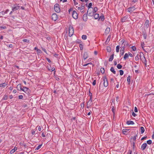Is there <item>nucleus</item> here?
<instances>
[{
    "label": "nucleus",
    "mask_w": 154,
    "mask_h": 154,
    "mask_svg": "<svg viewBox=\"0 0 154 154\" xmlns=\"http://www.w3.org/2000/svg\"><path fill=\"white\" fill-rule=\"evenodd\" d=\"M69 36L71 37L73 34L74 33V29L72 26H70L69 28Z\"/></svg>",
    "instance_id": "nucleus-1"
},
{
    "label": "nucleus",
    "mask_w": 154,
    "mask_h": 154,
    "mask_svg": "<svg viewBox=\"0 0 154 154\" xmlns=\"http://www.w3.org/2000/svg\"><path fill=\"white\" fill-rule=\"evenodd\" d=\"M54 9L55 11L57 13L60 12V10L59 5L58 4H56L54 6Z\"/></svg>",
    "instance_id": "nucleus-2"
},
{
    "label": "nucleus",
    "mask_w": 154,
    "mask_h": 154,
    "mask_svg": "<svg viewBox=\"0 0 154 154\" xmlns=\"http://www.w3.org/2000/svg\"><path fill=\"white\" fill-rule=\"evenodd\" d=\"M97 11V7L94 8L93 9V10L91 11H92V12H88V15L90 16H93L94 13H96Z\"/></svg>",
    "instance_id": "nucleus-3"
},
{
    "label": "nucleus",
    "mask_w": 154,
    "mask_h": 154,
    "mask_svg": "<svg viewBox=\"0 0 154 154\" xmlns=\"http://www.w3.org/2000/svg\"><path fill=\"white\" fill-rule=\"evenodd\" d=\"M103 81L104 86L105 87H107L108 85V82L106 78V77L103 78Z\"/></svg>",
    "instance_id": "nucleus-4"
},
{
    "label": "nucleus",
    "mask_w": 154,
    "mask_h": 154,
    "mask_svg": "<svg viewBox=\"0 0 154 154\" xmlns=\"http://www.w3.org/2000/svg\"><path fill=\"white\" fill-rule=\"evenodd\" d=\"M72 16L75 19L78 18V14L76 11H74L72 12Z\"/></svg>",
    "instance_id": "nucleus-5"
},
{
    "label": "nucleus",
    "mask_w": 154,
    "mask_h": 154,
    "mask_svg": "<svg viewBox=\"0 0 154 154\" xmlns=\"http://www.w3.org/2000/svg\"><path fill=\"white\" fill-rule=\"evenodd\" d=\"M22 91L26 93H28L30 91L29 89L26 87H23V88Z\"/></svg>",
    "instance_id": "nucleus-6"
},
{
    "label": "nucleus",
    "mask_w": 154,
    "mask_h": 154,
    "mask_svg": "<svg viewBox=\"0 0 154 154\" xmlns=\"http://www.w3.org/2000/svg\"><path fill=\"white\" fill-rule=\"evenodd\" d=\"M52 19L54 21H56L57 19V16L56 14H53L51 16Z\"/></svg>",
    "instance_id": "nucleus-7"
},
{
    "label": "nucleus",
    "mask_w": 154,
    "mask_h": 154,
    "mask_svg": "<svg viewBox=\"0 0 154 154\" xmlns=\"http://www.w3.org/2000/svg\"><path fill=\"white\" fill-rule=\"evenodd\" d=\"M136 9V8L134 6H133L129 8L128 9V11L129 12L131 13L134 11Z\"/></svg>",
    "instance_id": "nucleus-8"
},
{
    "label": "nucleus",
    "mask_w": 154,
    "mask_h": 154,
    "mask_svg": "<svg viewBox=\"0 0 154 154\" xmlns=\"http://www.w3.org/2000/svg\"><path fill=\"white\" fill-rule=\"evenodd\" d=\"M125 48V45L124 44V46H123L121 48V49L120 50V54L121 55H122L124 54Z\"/></svg>",
    "instance_id": "nucleus-9"
},
{
    "label": "nucleus",
    "mask_w": 154,
    "mask_h": 154,
    "mask_svg": "<svg viewBox=\"0 0 154 154\" xmlns=\"http://www.w3.org/2000/svg\"><path fill=\"white\" fill-rule=\"evenodd\" d=\"M92 5V4L91 3H90L88 5V9L87 11V13H88V12H89L90 10H93V8H91V7Z\"/></svg>",
    "instance_id": "nucleus-10"
},
{
    "label": "nucleus",
    "mask_w": 154,
    "mask_h": 154,
    "mask_svg": "<svg viewBox=\"0 0 154 154\" xmlns=\"http://www.w3.org/2000/svg\"><path fill=\"white\" fill-rule=\"evenodd\" d=\"M20 7L18 6H16L13 7L12 8V10L13 11H15L19 9Z\"/></svg>",
    "instance_id": "nucleus-11"
},
{
    "label": "nucleus",
    "mask_w": 154,
    "mask_h": 154,
    "mask_svg": "<svg viewBox=\"0 0 154 154\" xmlns=\"http://www.w3.org/2000/svg\"><path fill=\"white\" fill-rule=\"evenodd\" d=\"M147 146L146 143H143L141 146V149L142 150H144Z\"/></svg>",
    "instance_id": "nucleus-12"
},
{
    "label": "nucleus",
    "mask_w": 154,
    "mask_h": 154,
    "mask_svg": "<svg viewBox=\"0 0 154 154\" xmlns=\"http://www.w3.org/2000/svg\"><path fill=\"white\" fill-rule=\"evenodd\" d=\"M83 19L84 21H86L88 19V16L87 14H84L83 16Z\"/></svg>",
    "instance_id": "nucleus-13"
},
{
    "label": "nucleus",
    "mask_w": 154,
    "mask_h": 154,
    "mask_svg": "<svg viewBox=\"0 0 154 154\" xmlns=\"http://www.w3.org/2000/svg\"><path fill=\"white\" fill-rule=\"evenodd\" d=\"M140 60L143 62L144 63H146V60L145 58V57L144 56V55L143 56H142V57L140 59Z\"/></svg>",
    "instance_id": "nucleus-14"
},
{
    "label": "nucleus",
    "mask_w": 154,
    "mask_h": 154,
    "mask_svg": "<svg viewBox=\"0 0 154 154\" xmlns=\"http://www.w3.org/2000/svg\"><path fill=\"white\" fill-rule=\"evenodd\" d=\"M84 60H86L88 57V54L87 52H85L83 56Z\"/></svg>",
    "instance_id": "nucleus-15"
},
{
    "label": "nucleus",
    "mask_w": 154,
    "mask_h": 154,
    "mask_svg": "<svg viewBox=\"0 0 154 154\" xmlns=\"http://www.w3.org/2000/svg\"><path fill=\"white\" fill-rule=\"evenodd\" d=\"M149 23V21L148 20H147L146 21L144 25L146 27L148 28V27Z\"/></svg>",
    "instance_id": "nucleus-16"
},
{
    "label": "nucleus",
    "mask_w": 154,
    "mask_h": 154,
    "mask_svg": "<svg viewBox=\"0 0 154 154\" xmlns=\"http://www.w3.org/2000/svg\"><path fill=\"white\" fill-rule=\"evenodd\" d=\"M126 124L127 125H134V123L133 121H128L126 122Z\"/></svg>",
    "instance_id": "nucleus-17"
},
{
    "label": "nucleus",
    "mask_w": 154,
    "mask_h": 154,
    "mask_svg": "<svg viewBox=\"0 0 154 154\" xmlns=\"http://www.w3.org/2000/svg\"><path fill=\"white\" fill-rule=\"evenodd\" d=\"M128 18L127 16H125L123 18H122L121 19V21L122 22H124L125 21L127 20Z\"/></svg>",
    "instance_id": "nucleus-18"
},
{
    "label": "nucleus",
    "mask_w": 154,
    "mask_h": 154,
    "mask_svg": "<svg viewBox=\"0 0 154 154\" xmlns=\"http://www.w3.org/2000/svg\"><path fill=\"white\" fill-rule=\"evenodd\" d=\"M94 18L95 19H97L98 18H99V14H95L94 15Z\"/></svg>",
    "instance_id": "nucleus-19"
},
{
    "label": "nucleus",
    "mask_w": 154,
    "mask_h": 154,
    "mask_svg": "<svg viewBox=\"0 0 154 154\" xmlns=\"http://www.w3.org/2000/svg\"><path fill=\"white\" fill-rule=\"evenodd\" d=\"M110 31V28L109 27L107 28L105 30V33L106 34H108Z\"/></svg>",
    "instance_id": "nucleus-20"
},
{
    "label": "nucleus",
    "mask_w": 154,
    "mask_h": 154,
    "mask_svg": "<svg viewBox=\"0 0 154 154\" xmlns=\"http://www.w3.org/2000/svg\"><path fill=\"white\" fill-rule=\"evenodd\" d=\"M7 85V84L5 83H4L3 84H0V87L5 88Z\"/></svg>",
    "instance_id": "nucleus-21"
},
{
    "label": "nucleus",
    "mask_w": 154,
    "mask_h": 154,
    "mask_svg": "<svg viewBox=\"0 0 154 154\" xmlns=\"http://www.w3.org/2000/svg\"><path fill=\"white\" fill-rule=\"evenodd\" d=\"M135 60L136 61H138L139 59V54H137V56L135 57Z\"/></svg>",
    "instance_id": "nucleus-22"
},
{
    "label": "nucleus",
    "mask_w": 154,
    "mask_h": 154,
    "mask_svg": "<svg viewBox=\"0 0 154 154\" xmlns=\"http://www.w3.org/2000/svg\"><path fill=\"white\" fill-rule=\"evenodd\" d=\"M85 8L84 6L81 5V11L82 13H83L84 12V8Z\"/></svg>",
    "instance_id": "nucleus-23"
},
{
    "label": "nucleus",
    "mask_w": 154,
    "mask_h": 154,
    "mask_svg": "<svg viewBox=\"0 0 154 154\" xmlns=\"http://www.w3.org/2000/svg\"><path fill=\"white\" fill-rule=\"evenodd\" d=\"M110 70L114 74H116V72L113 67H111Z\"/></svg>",
    "instance_id": "nucleus-24"
},
{
    "label": "nucleus",
    "mask_w": 154,
    "mask_h": 154,
    "mask_svg": "<svg viewBox=\"0 0 154 154\" xmlns=\"http://www.w3.org/2000/svg\"><path fill=\"white\" fill-rule=\"evenodd\" d=\"M140 130H141V133L142 134L145 131V129L143 127H140Z\"/></svg>",
    "instance_id": "nucleus-25"
},
{
    "label": "nucleus",
    "mask_w": 154,
    "mask_h": 154,
    "mask_svg": "<svg viewBox=\"0 0 154 154\" xmlns=\"http://www.w3.org/2000/svg\"><path fill=\"white\" fill-rule=\"evenodd\" d=\"M114 55L113 54L111 55L109 59V61H111L113 59Z\"/></svg>",
    "instance_id": "nucleus-26"
},
{
    "label": "nucleus",
    "mask_w": 154,
    "mask_h": 154,
    "mask_svg": "<svg viewBox=\"0 0 154 154\" xmlns=\"http://www.w3.org/2000/svg\"><path fill=\"white\" fill-rule=\"evenodd\" d=\"M129 57V55L128 54L125 53L124 57V59L125 60L128 58Z\"/></svg>",
    "instance_id": "nucleus-27"
},
{
    "label": "nucleus",
    "mask_w": 154,
    "mask_h": 154,
    "mask_svg": "<svg viewBox=\"0 0 154 154\" xmlns=\"http://www.w3.org/2000/svg\"><path fill=\"white\" fill-rule=\"evenodd\" d=\"M17 88L18 90H22L23 88H22L20 85H18L17 86Z\"/></svg>",
    "instance_id": "nucleus-28"
},
{
    "label": "nucleus",
    "mask_w": 154,
    "mask_h": 154,
    "mask_svg": "<svg viewBox=\"0 0 154 154\" xmlns=\"http://www.w3.org/2000/svg\"><path fill=\"white\" fill-rule=\"evenodd\" d=\"M131 77L130 76H128L127 78V81L128 84H129L130 82Z\"/></svg>",
    "instance_id": "nucleus-29"
},
{
    "label": "nucleus",
    "mask_w": 154,
    "mask_h": 154,
    "mask_svg": "<svg viewBox=\"0 0 154 154\" xmlns=\"http://www.w3.org/2000/svg\"><path fill=\"white\" fill-rule=\"evenodd\" d=\"M139 54V58H140V59L141 58V57H142V56H143L144 55L143 53L142 52H140Z\"/></svg>",
    "instance_id": "nucleus-30"
},
{
    "label": "nucleus",
    "mask_w": 154,
    "mask_h": 154,
    "mask_svg": "<svg viewBox=\"0 0 154 154\" xmlns=\"http://www.w3.org/2000/svg\"><path fill=\"white\" fill-rule=\"evenodd\" d=\"M121 42L122 43V44H123L124 45V44H125V45H128V43H127V42H125L124 40H122L121 41Z\"/></svg>",
    "instance_id": "nucleus-31"
},
{
    "label": "nucleus",
    "mask_w": 154,
    "mask_h": 154,
    "mask_svg": "<svg viewBox=\"0 0 154 154\" xmlns=\"http://www.w3.org/2000/svg\"><path fill=\"white\" fill-rule=\"evenodd\" d=\"M87 35H83L82 36V38L83 39L85 40L87 39Z\"/></svg>",
    "instance_id": "nucleus-32"
},
{
    "label": "nucleus",
    "mask_w": 154,
    "mask_h": 154,
    "mask_svg": "<svg viewBox=\"0 0 154 154\" xmlns=\"http://www.w3.org/2000/svg\"><path fill=\"white\" fill-rule=\"evenodd\" d=\"M119 45L117 46L116 47V51L118 53L119 51Z\"/></svg>",
    "instance_id": "nucleus-33"
},
{
    "label": "nucleus",
    "mask_w": 154,
    "mask_h": 154,
    "mask_svg": "<svg viewBox=\"0 0 154 154\" xmlns=\"http://www.w3.org/2000/svg\"><path fill=\"white\" fill-rule=\"evenodd\" d=\"M106 50L108 52H110L111 50V48L109 47H107L106 48Z\"/></svg>",
    "instance_id": "nucleus-34"
},
{
    "label": "nucleus",
    "mask_w": 154,
    "mask_h": 154,
    "mask_svg": "<svg viewBox=\"0 0 154 154\" xmlns=\"http://www.w3.org/2000/svg\"><path fill=\"white\" fill-rule=\"evenodd\" d=\"M23 41L24 42L29 43V40L28 39H24L23 40Z\"/></svg>",
    "instance_id": "nucleus-35"
},
{
    "label": "nucleus",
    "mask_w": 154,
    "mask_h": 154,
    "mask_svg": "<svg viewBox=\"0 0 154 154\" xmlns=\"http://www.w3.org/2000/svg\"><path fill=\"white\" fill-rule=\"evenodd\" d=\"M8 98V96L7 95H5L3 97V99L4 100H7Z\"/></svg>",
    "instance_id": "nucleus-36"
},
{
    "label": "nucleus",
    "mask_w": 154,
    "mask_h": 154,
    "mask_svg": "<svg viewBox=\"0 0 154 154\" xmlns=\"http://www.w3.org/2000/svg\"><path fill=\"white\" fill-rule=\"evenodd\" d=\"M100 19L102 21H103L104 19V16H100L99 18V20Z\"/></svg>",
    "instance_id": "nucleus-37"
},
{
    "label": "nucleus",
    "mask_w": 154,
    "mask_h": 154,
    "mask_svg": "<svg viewBox=\"0 0 154 154\" xmlns=\"http://www.w3.org/2000/svg\"><path fill=\"white\" fill-rule=\"evenodd\" d=\"M117 67L119 69H121L122 68V66L121 65L119 64L117 65Z\"/></svg>",
    "instance_id": "nucleus-38"
},
{
    "label": "nucleus",
    "mask_w": 154,
    "mask_h": 154,
    "mask_svg": "<svg viewBox=\"0 0 154 154\" xmlns=\"http://www.w3.org/2000/svg\"><path fill=\"white\" fill-rule=\"evenodd\" d=\"M100 71L101 72L102 74H103L104 73V68H101L100 69Z\"/></svg>",
    "instance_id": "nucleus-39"
},
{
    "label": "nucleus",
    "mask_w": 154,
    "mask_h": 154,
    "mask_svg": "<svg viewBox=\"0 0 154 154\" xmlns=\"http://www.w3.org/2000/svg\"><path fill=\"white\" fill-rule=\"evenodd\" d=\"M147 143L148 144H151L152 143V141L150 140H149L147 141Z\"/></svg>",
    "instance_id": "nucleus-40"
},
{
    "label": "nucleus",
    "mask_w": 154,
    "mask_h": 154,
    "mask_svg": "<svg viewBox=\"0 0 154 154\" xmlns=\"http://www.w3.org/2000/svg\"><path fill=\"white\" fill-rule=\"evenodd\" d=\"M37 54H39L42 53V51L40 49H37Z\"/></svg>",
    "instance_id": "nucleus-41"
},
{
    "label": "nucleus",
    "mask_w": 154,
    "mask_h": 154,
    "mask_svg": "<svg viewBox=\"0 0 154 154\" xmlns=\"http://www.w3.org/2000/svg\"><path fill=\"white\" fill-rule=\"evenodd\" d=\"M42 145H39L36 148V149H35V150H38V149H39L41 147V146H42Z\"/></svg>",
    "instance_id": "nucleus-42"
},
{
    "label": "nucleus",
    "mask_w": 154,
    "mask_h": 154,
    "mask_svg": "<svg viewBox=\"0 0 154 154\" xmlns=\"http://www.w3.org/2000/svg\"><path fill=\"white\" fill-rule=\"evenodd\" d=\"M120 74L121 75H122L123 74V71L122 70H119Z\"/></svg>",
    "instance_id": "nucleus-43"
},
{
    "label": "nucleus",
    "mask_w": 154,
    "mask_h": 154,
    "mask_svg": "<svg viewBox=\"0 0 154 154\" xmlns=\"http://www.w3.org/2000/svg\"><path fill=\"white\" fill-rule=\"evenodd\" d=\"M131 48L133 51H135L136 50V48L135 46H132Z\"/></svg>",
    "instance_id": "nucleus-44"
},
{
    "label": "nucleus",
    "mask_w": 154,
    "mask_h": 154,
    "mask_svg": "<svg viewBox=\"0 0 154 154\" xmlns=\"http://www.w3.org/2000/svg\"><path fill=\"white\" fill-rule=\"evenodd\" d=\"M79 48L81 50H82L83 49V46L82 44H80L79 45Z\"/></svg>",
    "instance_id": "nucleus-45"
},
{
    "label": "nucleus",
    "mask_w": 154,
    "mask_h": 154,
    "mask_svg": "<svg viewBox=\"0 0 154 154\" xmlns=\"http://www.w3.org/2000/svg\"><path fill=\"white\" fill-rule=\"evenodd\" d=\"M110 37H111V36L110 35H109L108 38H107V39L106 40V42L108 41V42L109 41V40H110Z\"/></svg>",
    "instance_id": "nucleus-46"
},
{
    "label": "nucleus",
    "mask_w": 154,
    "mask_h": 154,
    "mask_svg": "<svg viewBox=\"0 0 154 154\" xmlns=\"http://www.w3.org/2000/svg\"><path fill=\"white\" fill-rule=\"evenodd\" d=\"M5 14L4 11H2L0 12V16L4 15Z\"/></svg>",
    "instance_id": "nucleus-47"
},
{
    "label": "nucleus",
    "mask_w": 154,
    "mask_h": 154,
    "mask_svg": "<svg viewBox=\"0 0 154 154\" xmlns=\"http://www.w3.org/2000/svg\"><path fill=\"white\" fill-rule=\"evenodd\" d=\"M147 35L146 33H144L143 35V37L144 39H146V38Z\"/></svg>",
    "instance_id": "nucleus-48"
},
{
    "label": "nucleus",
    "mask_w": 154,
    "mask_h": 154,
    "mask_svg": "<svg viewBox=\"0 0 154 154\" xmlns=\"http://www.w3.org/2000/svg\"><path fill=\"white\" fill-rule=\"evenodd\" d=\"M137 136V134H136L135 136H134V137H133V140H134L135 141L136 140V137Z\"/></svg>",
    "instance_id": "nucleus-49"
},
{
    "label": "nucleus",
    "mask_w": 154,
    "mask_h": 154,
    "mask_svg": "<svg viewBox=\"0 0 154 154\" xmlns=\"http://www.w3.org/2000/svg\"><path fill=\"white\" fill-rule=\"evenodd\" d=\"M134 111L136 112H137L138 111L137 108V107L136 106L134 107Z\"/></svg>",
    "instance_id": "nucleus-50"
},
{
    "label": "nucleus",
    "mask_w": 154,
    "mask_h": 154,
    "mask_svg": "<svg viewBox=\"0 0 154 154\" xmlns=\"http://www.w3.org/2000/svg\"><path fill=\"white\" fill-rule=\"evenodd\" d=\"M96 80H94L92 83L93 85H94L96 84Z\"/></svg>",
    "instance_id": "nucleus-51"
},
{
    "label": "nucleus",
    "mask_w": 154,
    "mask_h": 154,
    "mask_svg": "<svg viewBox=\"0 0 154 154\" xmlns=\"http://www.w3.org/2000/svg\"><path fill=\"white\" fill-rule=\"evenodd\" d=\"M23 97V96L22 95H20L19 96V99H22Z\"/></svg>",
    "instance_id": "nucleus-52"
},
{
    "label": "nucleus",
    "mask_w": 154,
    "mask_h": 154,
    "mask_svg": "<svg viewBox=\"0 0 154 154\" xmlns=\"http://www.w3.org/2000/svg\"><path fill=\"white\" fill-rule=\"evenodd\" d=\"M89 64H91V65H92V63H87V64H84V65H83V66H87V65H89Z\"/></svg>",
    "instance_id": "nucleus-53"
},
{
    "label": "nucleus",
    "mask_w": 154,
    "mask_h": 154,
    "mask_svg": "<svg viewBox=\"0 0 154 154\" xmlns=\"http://www.w3.org/2000/svg\"><path fill=\"white\" fill-rule=\"evenodd\" d=\"M15 152V151H14V150L13 149H11L10 151V153L11 154H13V153L14 152Z\"/></svg>",
    "instance_id": "nucleus-54"
},
{
    "label": "nucleus",
    "mask_w": 154,
    "mask_h": 154,
    "mask_svg": "<svg viewBox=\"0 0 154 154\" xmlns=\"http://www.w3.org/2000/svg\"><path fill=\"white\" fill-rule=\"evenodd\" d=\"M132 115L134 117H135L136 116V114L133 111L132 112Z\"/></svg>",
    "instance_id": "nucleus-55"
},
{
    "label": "nucleus",
    "mask_w": 154,
    "mask_h": 154,
    "mask_svg": "<svg viewBox=\"0 0 154 154\" xmlns=\"http://www.w3.org/2000/svg\"><path fill=\"white\" fill-rule=\"evenodd\" d=\"M0 28L5 29H6V27L5 26H0Z\"/></svg>",
    "instance_id": "nucleus-56"
},
{
    "label": "nucleus",
    "mask_w": 154,
    "mask_h": 154,
    "mask_svg": "<svg viewBox=\"0 0 154 154\" xmlns=\"http://www.w3.org/2000/svg\"><path fill=\"white\" fill-rule=\"evenodd\" d=\"M110 80H111V83H113L114 82V79H113V78H111V79H110Z\"/></svg>",
    "instance_id": "nucleus-57"
},
{
    "label": "nucleus",
    "mask_w": 154,
    "mask_h": 154,
    "mask_svg": "<svg viewBox=\"0 0 154 154\" xmlns=\"http://www.w3.org/2000/svg\"><path fill=\"white\" fill-rule=\"evenodd\" d=\"M128 54L129 56L130 57H133V55L131 53L129 52Z\"/></svg>",
    "instance_id": "nucleus-58"
},
{
    "label": "nucleus",
    "mask_w": 154,
    "mask_h": 154,
    "mask_svg": "<svg viewBox=\"0 0 154 154\" xmlns=\"http://www.w3.org/2000/svg\"><path fill=\"white\" fill-rule=\"evenodd\" d=\"M73 1L74 2V4L75 5L78 4V3L76 2L75 0H73Z\"/></svg>",
    "instance_id": "nucleus-59"
},
{
    "label": "nucleus",
    "mask_w": 154,
    "mask_h": 154,
    "mask_svg": "<svg viewBox=\"0 0 154 154\" xmlns=\"http://www.w3.org/2000/svg\"><path fill=\"white\" fill-rule=\"evenodd\" d=\"M35 133V131L34 130H32V135L34 134Z\"/></svg>",
    "instance_id": "nucleus-60"
},
{
    "label": "nucleus",
    "mask_w": 154,
    "mask_h": 154,
    "mask_svg": "<svg viewBox=\"0 0 154 154\" xmlns=\"http://www.w3.org/2000/svg\"><path fill=\"white\" fill-rule=\"evenodd\" d=\"M76 7L77 8V9L78 10H81V7H78L77 6H76Z\"/></svg>",
    "instance_id": "nucleus-61"
},
{
    "label": "nucleus",
    "mask_w": 154,
    "mask_h": 154,
    "mask_svg": "<svg viewBox=\"0 0 154 154\" xmlns=\"http://www.w3.org/2000/svg\"><path fill=\"white\" fill-rule=\"evenodd\" d=\"M55 69L54 68V67H52L51 68V72H52V71H54Z\"/></svg>",
    "instance_id": "nucleus-62"
},
{
    "label": "nucleus",
    "mask_w": 154,
    "mask_h": 154,
    "mask_svg": "<svg viewBox=\"0 0 154 154\" xmlns=\"http://www.w3.org/2000/svg\"><path fill=\"white\" fill-rule=\"evenodd\" d=\"M9 11V10L7 9L4 12L5 13V14H7Z\"/></svg>",
    "instance_id": "nucleus-63"
},
{
    "label": "nucleus",
    "mask_w": 154,
    "mask_h": 154,
    "mask_svg": "<svg viewBox=\"0 0 154 154\" xmlns=\"http://www.w3.org/2000/svg\"><path fill=\"white\" fill-rule=\"evenodd\" d=\"M112 112L113 113H114V112H115V111H116L115 109L114 108H112Z\"/></svg>",
    "instance_id": "nucleus-64"
}]
</instances>
